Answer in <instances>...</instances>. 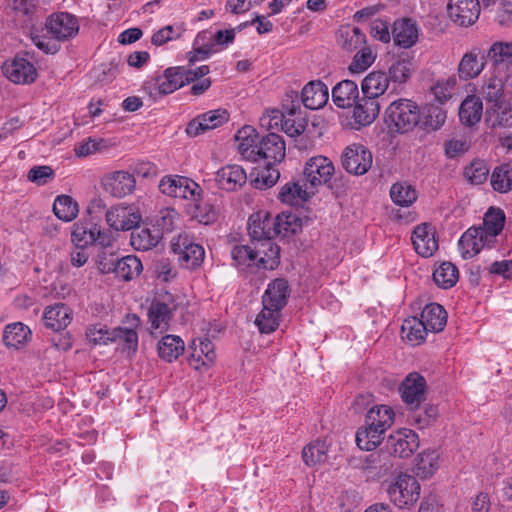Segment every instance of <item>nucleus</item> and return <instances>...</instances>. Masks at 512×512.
Masks as SVG:
<instances>
[{
	"label": "nucleus",
	"instance_id": "obj_1",
	"mask_svg": "<svg viewBox=\"0 0 512 512\" xmlns=\"http://www.w3.org/2000/svg\"><path fill=\"white\" fill-rule=\"evenodd\" d=\"M395 421V413L388 405H376L369 409L365 418V425L356 433V443L362 450L372 451L384 439L385 432L391 428Z\"/></svg>",
	"mask_w": 512,
	"mask_h": 512
},
{
	"label": "nucleus",
	"instance_id": "obj_2",
	"mask_svg": "<svg viewBox=\"0 0 512 512\" xmlns=\"http://www.w3.org/2000/svg\"><path fill=\"white\" fill-rule=\"evenodd\" d=\"M419 120L418 106L407 99L393 101L385 110V122L400 133L411 131Z\"/></svg>",
	"mask_w": 512,
	"mask_h": 512
},
{
	"label": "nucleus",
	"instance_id": "obj_3",
	"mask_svg": "<svg viewBox=\"0 0 512 512\" xmlns=\"http://www.w3.org/2000/svg\"><path fill=\"white\" fill-rule=\"evenodd\" d=\"M389 499L399 508L414 505L420 497V484L414 476L399 474L387 486Z\"/></svg>",
	"mask_w": 512,
	"mask_h": 512
},
{
	"label": "nucleus",
	"instance_id": "obj_4",
	"mask_svg": "<svg viewBox=\"0 0 512 512\" xmlns=\"http://www.w3.org/2000/svg\"><path fill=\"white\" fill-rule=\"evenodd\" d=\"M160 191L170 197L198 201L202 195V188L192 179L179 176L169 175L160 180Z\"/></svg>",
	"mask_w": 512,
	"mask_h": 512
},
{
	"label": "nucleus",
	"instance_id": "obj_5",
	"mask_svg": "<svg viewBox=\"0 0 512 512\" xmlns=\"http://www.w3.org/2000/svg\"><path fill=\"white\" fill-rule=\"evenodd\" d=\"M335 174L333 162L326 156L317 155L309 158L303 169L306 184L312 188L329 185Z\"/></svg>",
	"mask_w": 512,
	"mask_h": 512
},
{
	"label": "nucleus",
	"instance_id": "obj_6",
	"mask_svg": "<svg viewBox=\"0 0 512 512\" xmlns=\"http://www.w3.org/2000/svg\"><path fill=\"white\" fill-rule=\"evenodd\" d=\"M45 27L53 39L61 42L75 38L80 30L77 17L68 12L51 14L45 22Z\"/></svg>",
	"mask_w": 512,
	"mask_h": 512
},
{
	"label": "nucleus",
	"instance_id": "obj_7",
	"mask_svg": "<svg viewBox=\"0 0 512 512\" xmlns=\"http://www.w3.org/2000/svg\"><path fill=\"white\" fill-rule=\"evenodd\" d=\"M175 310L176 304L172 301L170 294L154 299L148 309L151 329L157 330L159 333L168 331Z\"/></svg>",
	"mask_w": 512,
	"mask_h": 512
},
{
	"label": "nucleus",
	"instance_id": "obj_8",
	"mask_svg": "<svg viewBox=\"0 0 512 512\" xmlns=\"http://www.w3.org/2000/svg\"><path fill=\"white\" fill-rule=\"evenodd\" d=\"M140 212L132 206L116 205L105 212V220L115 231H128L136 228L141 222Z\"/></svg>",
	"mask_w": 512,
	"mask_h": 512
},
{
	"label": "nucleus",
	"instance_id": "obj_9",
	"mask_svg": "<svg viewBox=\"0 0 512 512\" xmlns=\"http://www.w3.org/2000/svg\"><path fill=\"white\" fill-rule=\"evenodd\" d=\"M487 64L485 52L478 46L467 50L461 57L457 74L460 80L469 81L476 79L484 71Z\"/></svg>",
	"mask_w": 512,
	"mask_h": 512
},
{
	"label": "nucleus",
	"instance_id": "obj_10",
	"mask_svg": "<svg viewBox=\"0 0 512 512\" xmlns=\"http://www.w3.org/2000/svg\"><path fill=\"white\" fill-rule=\"evenodd\" d=\"M342 165L351 174L363 175L372 166V154L363 145L349 146L343 153Z\"/></svg>",
	"mask_w": 512,
	"mask_h": 512
},
{
	"label": "nucleus",
	"instance_id": "obj_11",
	"mask_svg": "<svg viewBox=\"0 0 512 512\" xmlns=\"http://www.w3.org/2000/svg\"><path fill=\"white\" fill-rule=\"evenodd\" d=\"M448 16L455 24L468 27L476 22L480 14L478 0H449Z\"/></svg>",
	"mask_w": 512,
	"mask_h": 512
},
{
	"label": "nucleus",
	"instance_id": "obj_12",
	"mask_svg": "<svg viewBox=\"0 0 512 512\" xmlns=\"http://www.w3.org/2000/svg\"><path fill=\"white\" fill-rule=\"evenodd\" d=\"M387 447L390 453L408 458L418 449L419 437L414 431L403 428L388 437Z\"/></svg>",
	"mask_w": 512,
	"mask_h": 512
},
{
	"label": "nucleus",
	"instance_id": "obj_13",
	"mask_svg": "<svg viewBox=\"0 0 512 512\" xmlns=\"http://www.w3.org/2000/svg\"><path fill=\"white\" fill-rule=\"evenodd\" d=\"M172 250L178 255L179 261L185 268L191 269L199 266L204 259V248L191 242L187 236H179L172 243Z\"/></svg>",
	"mask_w": 512,
	"mask_h": 512
},
{
	"label": "nucleus",
	"instance_id": "obj_14",
	"mask_svg": "<svg viewBox=\"0 0 512 512\" xmlns=\"http://www.w3.org/2000/svg\"><path fill=\"white\" fill-rule=\"evenodd\" d=\"M261 125L268 128L278 127L288 136L294 137L302 134L305 130V122L302 118L288 116L279 110H272L261 118Z\"/></svg>",
	"mask_w": 512,
	"mask_h": 512
},
{
	"label": "nucleus",
	"instance_id": "obj_15",
	"mask_svg": "<svg viewBox=\"0 0 512 512\" xmlns=\"http://www.w3.org/2000/svg\"><path fill=\"white\" fill-rule=\"evenodd\" d=\"M4 75L13 83L30 84L37 78V70L34 65L23 57H15L3 64Z\"/></svg>",
	"mask_w": 512,
	"mask_h": 512
},
{
	"label": "nucleus",
	"instance_id": "obj_16",
	"mask_svg": "<svg viewBox=\"0 0 512 512\" xmlns=\"http://www.w3.org/2000/svg\"><path fill=\"white\" fill-rule=\"evenodd\" d=\"M275 231V219L267 211H259L249 217L248 232L254 242L271 241L276 237Z\"/></svg>",
	"mask_w": 512,
	"mask_h": 512
},
{
	"label": "nucleus",
	"instance_id": "obj_17",
	"mask_svg": "<svg viewBox=\"0 0 512 512\" xmlns=\"http://www.w3.org/2000/svg\"><path fill=\"white\" fill-rule=\"evenodd\" d=\"M425 390L426 380L416 372L410 373L400 386L402 400L411 409L417 408L425 400Z\"/></svg>",
	"mask_w": 512,
	"mask_h": 512
},
{
	"label": "nucleus",
	"instance_id": "obj_18",
	"mask_svg": "<svg viewBox=\"0 0 512 512\" xmlns=\"http://www.w3.org/2000/svg\"><path fill=\"white\" fill-rule=\"evenodd\" d=\"M185 85L181 67L167 68L163 75L156 77L150 84V95L154 98L173 93Z\"/></svg>",
	"mask_w": 512,
	"mask_h": 512
},
{
	"label": "nucleus",
	"instance_id": "obj_19",
	"mask_svg": "<svg viewBox=\"0 0 512 512\" xmlns=\"http://www.w3.org/2000/svg\"><path fill=\"white\" fill-rule=\"evenodd\" d=\"M135 183L134 176L126 171H115L102 179L104 190L116 198H122L132 193Z\"/></svg>",
	"mask_w": 512,
	"mask_h": 512
},
{
	"label": "nucleus",
	"instance_id": "obj_20",
	"mask_svg": "<svg viewBox=\"0 0 512 512\" xmlns=\"http://www.w3.org/2000/svg\"><path fill=\"white\" fill-rule=\"evenodd\" d=\"M435 229L427 223L418 225L412 233V244L415 251L422 257H430L438 250Z\"/></svg>",
	"mask_w": 512,
	"mask_h": 512
},
{
	"label": "nucleus",
	"instance_id": "obj_21",
	"mask_svg": "<svg viewBox=\"0 0 512 512\" xmlns=\"http://www.w3.org/2000/svg\"><path fill=\"white\" fill-rule=\"evenodd\" d=\"M237 150L241 156L249 161H259V144L258 133L252 126L246 125L242 127L235 135Z\"/></svg>",
	"mask_w": 512,
	"mask_h": 512
},
{
	"label": "nucleus",
	"instance_id": "obj_22",
	"mask_svg": "<svg viewBox=\"0 0 512 512\" xmlns=\"http://www.w3.org/2000/svg\"><path fill=\"white\" fill-rule=\"evenodd\" d=\"M215 181L220 189L237 191L246 184L247 174L241 166L230 164L216 172Z\"/></svg>",
	"mask_w": 512,
	"mask_h": 512
},
{
	"label": "nucleus",
	"instance_id": "obj_23",
	"mask_svg": "<svg viewBox=\"0 0 512 512\" xmlns=\"http://www.w3.org/2000/svg\"><path fill=\"white\" fill-rule=\"evenodd\" d=\"M190 349L189 364L196 370L210 366L216 359L214 344L207 338L194 339Z\"/></svg>",
	"mask_w": 512,
	"mask_h": 512
},
{
	"label": "nucleus",
	"instance_id": "obj_24",
	"mask_svg": "<svg viewBox=\"0 0 512 512\" xmlns=\"http://www.w3.org/2000/svg\"><path fill=\"white\" fill-rule=\"evenodd\" d=\"M285 157V142L276 133H269L262 138L259 144V160L263 159L269 164L281 162Z\"/></svg>",
	"mask_w": 512,
	"mask_h": 512
},
{
	"label": "nucleus",
	"instance_id": "obj_25",
	"mask_svg": "<svg viewBox=\"0 0 512 512\" xmlns=\"http://www.w3.org/2000/svg\"><path fill=\"white\" fill-rule=\"evenodd\" d=\"M279 247L272 241L265 239L255 242V268L273 270L280 263Z\"/></svg>",
	"mask_w": 512,
	"mask_h": 512
},
{
	"label": "nucleus",
	"instance_id": "obj_26",
	"mask_svg": "<svg viewBox=\"0 0 512 512\" xmlns=\"http://www.w3.org/2000/svg\"><path fill=\"white\" fill-rule=\"evenodd\" d=\"M504 223V212L500 208L490 207L484 215L483 225L476 229L482 232L486 243L493 245L496 237L502 232Z\"/></svg>",
	"mask_w": 512,
	"mask_h": 512
},
{
	"label": "nucleus",
	"instance_id": "obj_27",
	"mask_svg": "<svg viewBox=\"0 0 512 512\" xmlns=\"http://www.w3.org/2000/svg\"><path fill=\"white\" fill-rule=\"evenodd\" d=\"M288 296V282L283 278H277L268 285L262 297V304L281 311L287 304Z\"/></svg>",
	"mask_w": 512,
	"mask_h": 512
},
{
	"label": "nucleus",
	"instance_id": "obj_28",
	"mask_svg": "<svg viewBox=\"0 0 512 512\" xmlns=\"http://www.w3.org/2000/svg\"><path fill=\"white\" fill-rule=\"evenodd\" d=\"M485 246L491 247L492 245L484 241L482 232L477 230L476 227L469 228L458 241L459 251L464 259L474 257Z\"/></svg>",
	"mask_w": 512,
	"mask_h": 512
},
{
	"label": "nucleus",
	"instance_id": "obj_29",
	"mask_svg": "<svg viewBox=\"0 0 512 512\" xmlns=\"http://www.w3.org/2000/svg\"><path fill=\"white\" fill-rule=\"evenodd\" d=\"M354 104L353 118L359 125H370L379 115L380 104L373 97L363 95L362 98L358 97Z\"/></svg>",
	"mask_w": 512,
	"mask_h": 512
},
{
	"label": "nucleus",
	"instance_id": "obj_30",
	"mask_svg": "<svg viewBox=\"0 0 512 512\" xmlns=\"http://www.w3.org/2000/svg\"><path fill=\"white\" fill-rule=\"evenodd\" d=\"M301 98L306 108L311 110L320 109L329 99L328 88L321 81H312L302 89Z\"/></svg>",
	"mask_w": 512,
	"mask_h": 512
},
{
	"label": "nucleus",
	"instance_id": "obj_31",
	"mask_svg": "<svg viewBox=\"0 0 512 512\" xmlns=\"http://www.w3.org/2000/svg\"><path fill=\"white\" fill-rule=\"evenodd\" d=\"M395 45L410 48L418 39V28L411 19H401L394 22L392 30Z\"/></svg>",
	"mask_w": 512,
	"mask_h": 512
},
{
	"label": "nucleus",
	"instance_id": "obj_32",
	"mask_svg": "<svg viewBox=\"0 0 512 512\" xmlns=\"http://www.w3.org/2000/svg\"><path fill=\"white\" fill-rule=\"evenodd\" d=\"M479 93L480 99L485 100L487 107L509 98L502 79L495 75L484 77Z\"/></svg>",
	"mask_w": 512,
	"mask_h": 512
},
{
	"label": "nucleus",
	"instance_id": "obj_33",
	"mask_svg": "<svg viewBox=\"0 0 512 512\" xmlns=\"http://www.w3.org/2000/svg\"><path fill=\"white\" fill-rule=\"evenodd\" d=\"M486 121L492 127H512V105L510 98L486 108Z\"/></svg>",
	"mask_w": 512,
	"mask_h": 512
},
{
	"label": "nucleus",
	"instance_id": "obj_34",
	"mask_svg": "<svg viewBox=\"0 0 512 512\" xmlns=\"http://www.w3.org/2000/svg\"><path fill=\"white\" fill-rule=\"evenodd\" d=\"M359 97L357 84L352 80H343L332 89V100L339 108L351 107Z\"/></svg>",
	"mask_w": 512,
	"mask_h": 512
},
{
	"label": "nucleus",
	"instance_id": "obj_35",
	"mask_svg": "<svg viewBox=\"0 0 512 512\" xmlns=\"http://www.w3.org/2000/svg\"><path fill=\"white\" fill-rule=\"evenodd\" d=\"M71 319V309L62 303L47 307L43 315L45 325L53 330L66 328L70 324Z\"/></svg>",
	"mask_w": 512,
	"mask_h": 512
},
{
	"label": "nucleus",
	"instance_id": "obj_36",
	"mask_svg": "<svg viewBox=\"0 0 512 512\" xmlns=\"http://www.w3.org/2000/svg\"><path fill=\"white\" fill-rule=\"evenodd\" d=\"M157 350L159 357L170 363L183 354L185 350L184 341L177 335L169 334L159 340Z\"/></svg>",
	"mask_w": 512,
	"mask_h": 512
},
{
	"label": "nucleus",
	"instance_id": "obj_37",
	"mask_svg": "<svg viewBox=\"0 0 512 512\" xmlns=\"http://www.w3.org/2000/svg\"><path fill=\"white\" fill-rule=\"evenodd\" d=\"M483 114V103L480 97L475 95L467 96L459 108V117L466 126H473L478 123Z\"/></svg>",
	"mask_w": 512,
	"mask_h": 512
},
{
	"label": "nucleus",
	"instance_id": "obj_38",
	"mask_svg": "<svg viewBox=\"0 0 512 512\" xmlns=\"http://www.w3.org/2000/svg\"><path fill=\"white\" fill-rule=\"evenodd\" d=\"M394 462L387 453H373L366 457L364 470L372 477L381 478L392 471Z\"/></svg>",
	"mask_w": 512,
	"mask_h": 512
},
{
	"label": "nucleus",
	"instance_id": "obj_39",
	"mask_svg": "<svg viewBox=\"0 0 512 512\" xmlns=\"http://www.w3.org/2000/svg\"><path fill=\"white\" fill-rule=\"evenodd\" d=\"M421 319L429 332H440L447 322V312L438 303L426 305L421 313Z\"/></svg>",
	"mask_w": 512,
	"mask_h": 512
},
{
	"label": "nucleus",
	"instance_id": "obj_40",
	"mask_svg": "<svg viewBox=\"0 0 512 512\" xmlns=\"http://www.w3.org/2000/svg\"><path fill=\"white\" fill-rule=\"evenodd\" d=\"M389 86V78L383 71H372L362 81L363 95L378 97L383 95Z\"/></svg>",
	"mask_w": 512,
	"mask_h": 512
},
{
	"label": "nucleus",
	"instance_id": "obj_41",
	"mask_svg": "<svg viewBox=\"0 0 512 512\" xmlns=\"http://www.w3.org/2000/svg\"><path fill=\"white\" fill-rule=\"evenodd\" d=\"M31 338V330L21 322L12 323L6 326L3 335V342L6 346L19 349Z\"/></svg>",
	"mask_w": 512,
	"mask_h": 512
},
{
	"label": "nucleus",
	"instance_id": "obj_42",
	"mask_svg": "<svg viewBox=\"0 0 512 512\" xmlns=\"http://www.w3.org/2000/svg\"><path fill=\"white\" fill-rule=\"evenodd\" d=\"M134 229L130 237V244L134 249L147 251L158 244L161 237L159 230H151L147 227H139V225Z\"/></svg>",
	"mask_w": 512,
	"mask_h": 512
},
{
	"label": "nucleus",
	"instance_id": "obj_43",
	"mask_svg": "<svg viewBox=\"0 0 512 512\" xmlns=\"http://www.w3.org/2000/svg\"><path fill=\"white\" fill-rule=\"evenodd\" d=\"M313 193L298 182H288L281 187L279 200L291 206H298L306 202Z\"/></svg>",
	"mask_w": 512,
	"mask_h": 512
},
{
	"label": "nucleus",
	"instance_id": "obj_44",
	"mask_svg": "<svg viewBox=\"0 0 512 512\" xmlns=\"http://www.w3.org/2000/svg\"><path fill=\"white\" fill-rule=\"evenodd\" d=\"M486 57L495 68L512 66V42H494L488 49Z\"/></svg>",
	"mask_w": 512,
	"mask_h": 512
},
{
	"label": "nucleus",
	"instance_id": "obj_45",
	"mask_svg": "<svg viewBox=\"0 0 512 512\" xmlns=\"http://www.w3.org/2000/svg\"><path fill=\"white\" fill-rule=\"evenodd\" d=\"M428 329L422 319L417 317H410L404 320L401 326L402 338L411 342L412 344H419L425 340Z\"/></svg>",
	"mask_w": 512,
	"mask_h": 512
},
{
	"label": "nucleus",
	"instance_id": "obj_46",
	"mask_svg": "<svg viewBox=\"0 0 512 512\" xmlns=\"http://www.w3.org/2000/svg\"><path fill=\"white\" fill-rule=\"evenodd\" d=\"M78 203L69 195H59L53 204V212L57 218L65 222L74 220L78 215Z\"/></svg>",
	"mask_w": 512,
	"mask_h": 512
},
{
	"label": "nucleus",
	"instance_id": "obj_47",
	"mask_svg": "<svg viewBox=\"0 0 512 512\" xmlns=\"http://www.w3.org/2000/svg\"><path fill=\"white\" fill-rule=\"evenodd\" d=\"M390 197L394 204L409 207L417 200V192L412 185L406 182H397L390 188Z\"/></svg>",
	"mask_w": 512,
	"mask_h": 512
},
{
	"label": "nucleus",
	"instance_id": "obj_48",
	"mask_svg": "<svg viewBox=\"0 0 512 512\" xmlns=\"http://www.w3.org/2000/svg\"><path fill=\"white\" fill-rule=\"evenodd\" d=\"M459 277L458 269L450 262H443L433 272V280L439 288L449 289L453 287Z\"/></svg>",
	"mask_w": 512,
	"mask_h": 512
},
{
	"label": "nucleus",
	"instance_id": "obj_49",
	"mask_svg": "<svg viewBox=\"0 0 512 512\" xmlns=\"http://www.w3.org/2000/svg\"><path fill=\"white\" fill-rule=\"evenodd\" d=\"M274 219L276 236L288 237L301 230L302 221L293 213L283 212Z\"/></svg>",
	"mask_w": 512,
	"mask_h": 512
},
{
	"label": "nucleus",
	"instance_id": "obj_50",
	"mask_svg": "<svg viewBox=\"0 0 512 512\" xmlns=\"http://www.w3.org/2000/svg\"><path fill=\"white\" fill-rule=\"evenodd\" d=\"M142 269L141 260L134 255H128L118 260L115 274L117 277L129 281L139 276Z\"/></svg>",
	"mask_w": 512,
	"mask_h": 512
},
{
	"label": "nucleus",
	"instance_id": "obj_51",
	"mask_svg": "<svg viewBox=\"0 0 512 512\" xmlns=\"http://www.w3.org/2000/svg\"><path fill=\"white\" fill-rule=\"evenodd\" d=\"M365 42V34L358 27H346L341 29L338 35V43L347 51L361 48Z\"/></svg>",
	"mask_w": 512,
	"mask_h": 512
},
{
	"label": "nucleus",
	"instance_id": "obj_52",
	"mask_svg": "<svg viewBox=\"0 0 512 512\" xmlns=\"http://www.w3.org/2000/svg\"><path fill=\"white\" fill-rule=\"evenodd\" d=\"M280 177V172L269 164L265 162L263 167H259L256 169V176L251 179V184L256 189H267L275 185Z\"/></svg>",
	"mask_w": 512,
	"mask_h": 512
},
{
	"label": "nucleus",
	"instance_id": "obj_53",
	"mask_svg": "<svg viewBox=\"0 0 512 512\" xmlns=\"http://www.w3.org/2000/svg\"><path fill=\"white\" fill-rule=\"evenodd\" d=\"M439 468V454L435 450L423 451L417 457L416 471L421 477L432 476Z\"/></svg>",
	"mask_w": 512,
	"mask_h": 512
},
{
	"label": "nucleus",
	"instance_id": "obj_54",
	"mask_svg": "<svg viewBox=\"0 0 512 512\" xmlns=\"http://www.w3.org/2000/svg\"><path fill=\"white\" fill-rule=\"evenodd\" d=\"M280 311L275 308L263 305L262 311L257 315L255 324L261 333H271L279 325Z\"/></svg>",
	"mask_w": 512,
	"mask_h": 512
},
{
	"label": "nucleus",
	"instance_id": "obj_55",
	"mask_svg": "<svg viewBox=\"0 0 512 512\" xmlns=\"http://www.w3.org/2000/svg\"><path fill=\"white\" fill-rule=\"evenodd\" d=\"M491 185L500 193L512 190V166L505 164L496 167L491 175Z\"/></svg>",
	"mask_w": 512,
	"mask_h": 512
},
{
	"label": "nucleus",
	"instance_id": "obj_56",
	"mask_svg": "<svg viewBox=\"0 0 512 512\" xmlns=\"http://www.w3.org/2000/svg\"><path fill=\"white\" fill-rule=\"evenodd\" d=\"M409 419L412 425L418 429H424L431 426L437 418L438 409L434 405H427L424 408H413Z\"/></svg>",
	"mask_w": 512,
	"mask_h": 512
},
{
	"label": "nucleus",
	"instance_id": "obj_57",
	"mask_svg": "<svg viewBox=\"0 0 512 512\" xmlns=\"http://www.w3.org/2000/svg\"><path fill=\"white\" fill-rule=\"evenodd\" d=\"M327 446L323 441H315L304 447L302 458L306 465L315 466L327 459Z\"/></svg>",
	"mask_w": 512,
	"mask_h": 512
},
{
	"label": "nucleus",
	"instance_id": "obj_58",
	"mask_svg": "<svg viewBox=\"0 0 512 512\" xmlns=\"http://www.w3.org/2000/svg\"><path fill=\"white\" fill-rule=\"evenodd\" d=\"M413 69V63L410 59H398L389 67V81L403 84L411 77Z\"/></svg>",
	"mask_w": 512,
	"mask_h": 512
},
{
	"label": "nucleus",
	"instance_id": "obj_59",
	"mask_svg": "<svg viewBox=\"0 0 512 512\" xmlns=\"http://www.w3.org/2000/svg\"><path fill=\"white\" fill-rule=\"evenodd\" d=\"M193 209L191 210L192 217L198 222L205 225L216 221L218 212L213 204L202 200V195L198 201H193Z\"/></svg>",
	"mask_w": 512,
	"mask_h": 512
},
{
	"label": "nucleus",
	"instance_id": "obj_60",
	"mask_svg": "<svg viewBox=\"0 0 512 512\" xmlns=\"http://www.w3.org/2000/svg\"><path fill=\"white\" fill-rule=\"evenodd\" d=\"M457 86V79L455 76H449L437 80L434 86L431 88L436 100L443 104L450 100L454 94Z\"/></svg>",
	"mask_w": 512,
	"mask_h": 512
},
{
	"label": "nucleus",
	"instance_id": "obj_61",
	"mask_svg": "<svg viewBox=\"0 0 512 512\" xmlns=\"http://www.w3.org/2000/svg\"><path fill=\"white\" fill-rule=\"evenodd\" d=\"M253 246L236 245L231 251L233 262L236 266H244L248 268L255 267V242L252 240Z\"/></svg>",
	"mask_w": 512,
	"mask_h": 512
},
{
	"label": "nucleus",
	"instance_id": "obj_62",
	"mask_svg": "<svg viewBox=\"0 0 512 512\" xmlns=\"http://www.w3.org/2000/svg\"><path fill=\"white\" fill-rule=\"evenodd\" d=\"M489 175V168L485 161L474 160L464 170L465 178L473 185L484 183Z\"/></svg>",
	"mask_w": 512,
	"mask_h": 512
},
{
	"label": "nucleus",
	"instance_id": "obj_63",
	"mask_svg": "<svg viewBox=\"0 0 512 512\" xmlns=\"http://www.w3.org/2000/svg\"><path fill=\"white\" fill-rule=\"evenodd\" d=\"M86 338L93 345H105L113 342V330H108L103 325H91L86 330Z\"/></svg>",
	"mask_w": 512,
	"mask_h": 512
},
{
	"label": "nucleus",
	"instance_id": "obj_64",
	"mask_svg": "<svg viewBox=\"0 0 512 512\" xmlns=\"http://www.w3.org/2000/svg\"><path fill=\"white\" fill-rule=\"evenodd\" d=\"M54 176V170L50 166L41 165L32 167L27 174V179L38 186H43L51 182Z\"/></svg>",
	"mask_w": 512,
	"mask_h": 512
}]
</instances>
